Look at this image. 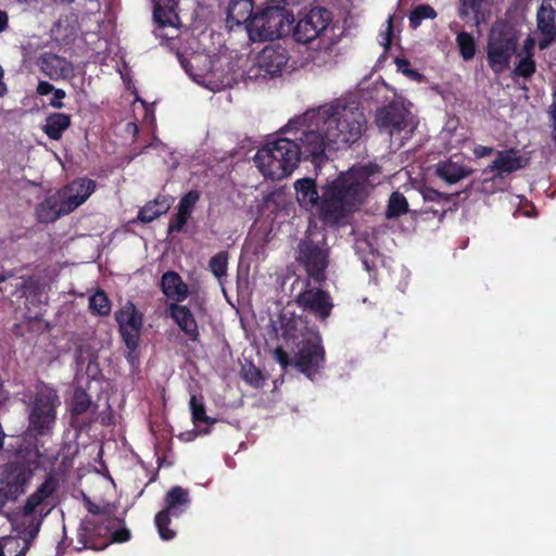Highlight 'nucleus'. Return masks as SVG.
<instances>
[{"instance_id": "f257e3e1", "label": "nucleus", "mask_w": 556, "mask_h": 556, "mask_svg": "<svg viewBox=\"0 0 556 556\" xmlns=\"http://www.w3.org/2000/svg\"><path fill=\"white\" fill-rule=\"evenodd\" d=\"M366 126L364 113L344 99L309 109L291 118L281 132L288 137L266 142L254 156L265 178L281 180L298 167L301 157L316 161L326 151L356 142Z\"/></svg>"}, {"instance_id": "f03ea898", "label": "nucleus", "mask_w": 556, "mask_h": 556, "mask_svg": "<svg viewBox=\"0 0 556 556\" xmlns=\"http://www.w3.org/2000/svg\"><path fill=\"white\" fill-rule=\"evenodd\" d=\"M179 60L189 77L199 86L218 92L231 87L238 78L261 83L280 76L289 63L288 50L280 45L266 46L255 55L236 59L227 54L211 55L191 50L179 54Z\"/></svg>"}, {"instance_id": "7ed1b4c3", "label": "nucleus", "mask_w": 556, "mask_h": 556, "mask_svg": "<svg viewBox=\"0 0 556 556\" xmlns=\"http://www.w3.org/2000/svg\"><path fill=\"white\" fill-rule=\"evenodd\" d=\"M369 176L367 167L352 168L326 184L321 198L313 179H298L294 182L296 201L301 207L316 212L327 223L339 222L366 194Z\"/></svg>"}, {"instance_id": "20e7f679", "label": "nucleus", "mask_w": 556, "mask_h": 556, "mask_svg": "<svg viewBox=\"0 0 556 556\" xmlns=\"http://www.w3.org/2000/svg\"><path fill=\"white\" fill-rule=\"evenodd\" d=\"M279 323L281 336L288 342L296 343L294 365L312 379L313 372L325 359L319 333L308 329L306 323L299 316H288L285 313Z\"/></svg>"}, {"instance_id": "39448f33", "label": "nucleus", "mask_w": 556, "mask_h": 556, "mask_svg": "<svg viewBox=\"0 0 556 556\" xmlns=\"http://www.w3.org/2000/svg\"><path fill=\"white\" fill-rule=\"evenodd\" d=\"M265 8L257 10L247 24V33L252 41L277 39L291 30L294 22L292 13L285 4H295L300 0H257Z\"/></svg>"}, {"instance_id": "423d86ee", "label": "nucleus", "mask_w": 556, "mask_h": 556, "mask_svg": "<svg viewBox=\"0 0 556 556\" xmlns=\"http://www.w3.org/2000/svg\"><path fill=\"white\" fill-rule=\"evenodd\" d=\"M96 190V182L78 178L46 198L37 206V216L42 223H52L84 204Z\"/></svg>"}, {"instance_id": "0eeeda50", "label": "nucleus", "mask_w": 556, "mask_h": 556, "mask_svg": "<svg viewBox=\"0 0 556 556\" xmlns=\"http://www.w3.org/2000/svg\"><path fill=\"white\" fill-rule=\"evenodd\" d=\"M413 104L396 98L388 106L382 108L376 118L379 129L388 134L399 146L408 139L418 126V118L412 111Z\"/></svg>"}, {"instance_id": "6e6552de", "label": "nucleus", "mask_w": 556, "mask_h": 556, "mask_svg": "<svg viewBox=\"0 0 556 556\" xmlns=\"http://www.w3.org/2000/svg\"><path fill=\"white\" fill-rule=\"evenodd\" d=\"M60 405V397L53 388L46 384L37 386L28 403V431L35 435L50 434Z\"/></svg>"}, {"instance_id": "1a4fd4ad", "label": "nucleus", "mask_w": 556, "mask_h": 556, "mask_svg": "<svg viewBox=\"0 0 556 556\" xmlns=\"http://www.w3.org/2000/svg\"><path fill=\"white\" fill-rule=\"evenodd\" d=\"M518 38L504 23L492 26L486 46V59L491 70L501 74L509 66L511 58L517 50Z\"/></svg>"}, {"instance_id": "9d476101", "label": "nucleus", "mask_w": 556, "mask_h": 556, "mask_svg": "<svg viewBox=\"0 0 556 556\" xmlns=\"http://www.w3.org/2000/svg\"><path fill=\"white\" fill-rule=\"evenodd\" d=\"M55 491V483L52 479H47L26 501L22 511L16 513L12 518L18 526H27L33 533H38L42 518L49 513L51 507V496Z\"/></svg>"}, {"instance_id": "9b49d317", "label": "nucleus", "mask_w": 556, "mask_h": 556, "mask_svg": "<svg viewBox=\"0 0 556 556\" xmlns=\"http://www.w3.org/2000/svg\"><path fill=\"white\" fill-rule=\"evenodd\" d=\"M332 30V13L327 9L317 7L301 14L293 35L299 42H309L327 36Z\"/></svg>"}, {"instance_id": "f8f14e48", "label": "nucleus", "mask_w": 556, "mask_h": 556, "mask_svg": "<svg viewBox=\"0 0 556 556\" xmlns=\"http://www.w3.org/2000/svg\"><path fill=\"white\" fill-rule=\"evenodd\" d=\"M166 507L156 514L155 526L162 540H172L176 532L168 529L169 516H179L190 504L189 493L181 486L172 488L165 497Z\"/></svg>"}, {"instance_id": "ddd939ff", "label": "nucleus", "mask_w": 556, "mask_h": 556, "mask_svg": "<svg viewBox=\"0 0 556 556\" xmlns=\"http://www.w3.org/2000/svg\"><path fill=\"white\" fill-rule=\"evenodd\" d=\"M298 258L304 265L309 277L321 279L328 265V251L324 237L316 241L309 238L303 240L299 247Z\"/></svg>"}, {"instance_id": "4468645a", "label": "nucleus", "mask_w": 556, "mask_h": 556, "mask_svg": "<svg viewBox=\"0 0 556 556\" xmlns=\"http://www.w3.org/2000/svg\"><path fill=\"white\" fill-rule=\"evenodd\" d=\"M116 321L126 346L130 352H134L140 339L143 324L142 314L136 308L134 303L127 302L116 312Z\"/></svg>"}, {"instance_id": "2eb2a0df", "label": "nucleus", "mask_w": 556, "mask_h": 556, "mask_svg": "<svg viewBox=\"0 0 556 556\" xmlns=\"http://www.w3.org/2000/svg\"><path fill=\"white\" fill-rule=\"evenodd\" d=\"M34 473V468L26 463H13L9 464L2 475L0 490L9 498H16L18 495L25 492L27 484L29 483Z\"/></svg>"}, {"instance_id": "dca6fc26", "label": "nucleus", "mask_w": 556, "mask_h": 556, "mask_svg": "<svg viewBox=\"0 0 556 556\" xmlns=\"http://www.w3.org/2000/svg\"><path fill=\"white\" fill-rule=\"evenodd\" d=\"M175 0H155L154 20L159 24L155 35L162 39H174L180 25Z\"/></svg>"}, {"instance_id": "f3484780", "label": "nucleus", "mask_w": 556, "mask_h": 556, "mask_svg": "<svg viewBox=\"0 0 556 556\" xmlns=\"http://www.w3.org/2000/svg\"><path fill=\"white\" fill-rule=\"evenodd\" d=\"M299 305L320 320H326L333 308L328 292L318 288H307L298 295Z\"/></svg>"}, {"instance_id": "a211bd4d", "label": "nucleus", "mask_w": 556, "mask_h": 556, "mask_svg": "<svg viewBox=\"0 0 556 556\" xmlns=\"http://www.w3.org/2000/svg\"><path fill=\"white\" fill-rule=\"evenodd\" d=\"M12 528L16 535L0 539V556H24L38 533H33L27 526H18L12 519Z\"/></svg>"}, {"instance_id": "6ab92c4d", "label": "nucleus", "mask_w": 556, "mask_h": 556, "mask_svg": "<svg viewBox=\"0 0 556 556\" xmlns=\"http://www.w3.org/2000/svg\"><path fill=\"white\" fill-rule=\"evenodd\" d=\"M12 286L22 292L21 296L25 298L29 308L47 304L50 286L46 280L38 277H21L16 278Z\"/></svg>"}, {"instance_id": "aec40b11", "label": "nucleus", "mask_w": 556, "mask_h": 556, "mask_svg": "<svg viewBox=\"0 0 556 556\" xmlns=\"http://www.w3.org/2000/svg\"><path fill=\"white\" fill-rule=\"evenodd\" d=\"M529 154L516 149L497 151L493 162L485 168L495 172V176H503L525 168L529 163Z\"/></svg>"}, {"instance_id": "412c9836", "label": "nucleus", "mask_w": 556, "mask_h": 556, "mask_svg": "<svg viewBox=\"0 0 556 556\" xmlns=\"http://www.w3.org/2000/svg\"><path fill=\"white\" fill-rule=\"evenodd\" d=\"M536 27L541 35L539 48L546 49L556 39V11L548 2H543L536 12Z\"/></svg>"}, {"instance_id": "4be33fe9", "label": "nucleus", "mask_w": 556, "mask_h": 556, "mask_svg": "<svg viewBox=\"0 0 556 556\" xmlns=\"http://www.w3.org/2000/svg\"><path fill=\"white\" fill-rule=\"evenodd\" d=\"M37 65L40 72L52 80L66 78L73 74L72 64L66 59L53 53L41 54Z\"/></svg>"}, {"instance_id": "5701e85b", "label": "nucleus", "mask_w": 556, "mask_h": 556, "mask_svg": "<svg viewBox=\"0 0 556 556\" xmlns=\"http://www.w3.org/2000/svg\"><path fill=\"white\" fill-rule=\"evenodd\" d=\"M167 311L180 330L184 331L190 340H197L199 336L198 324L189 307L177 303H170Z\"/></svg>"}, {"instance_id": "b1692460", "label": "nucleus", "mask_w": 556, "mask_h": 556, "mask_svg": "<svg viewBox=\"0 0 556 556\" xmlns=\"http://www.w3.org/2000/svg\"><path fill=\"white\" fill-rule=\"evenodd\" d=\"M254 4L252 0H231L227 9L226 24L229 29L247 24L253 17Z\"/></svg>"}, {"instance_id": "393cba45", "label": "nucleus", "mask_w": 556, "mask_h": 556, "mask_svg": "<svg viewBox=\"0 0 556 556\" xmlns=\"http://www.w3.org/2000/svg\"><path fill=\"white\" fill-rule=\"evenodd\" d=\"M161 288L164 295L173 303H179L187 298L188 287L180 276L174 271H167L163 275Z\"/></svg>"}, {"instance_id": "a878e982", "label": "nucleus", "mask_w": 556, "mask_h": 556, "mask_svg": "<svg viewBox=\"0 0 556 556\" xmlns=\"http://www.w3.org/2000/svg\"><path fill=\"white\" fill-rule=\"evenodd\" d=\"M199 192H188L179 202L178 212L175 218L170 222L168 230L169 232L180 231L187 224L194 205L199 201Z\"/></svg>"}, {"instance_id": "bb28decb", "label": "nucleus", "mask_w": 556, "mask_h": 556, "mask_svg": "<svg viewBox=\"0 0 556 556\" xmlns=\"http://www.w3.org/2000/svg\"><path fill=\"white\" fill-rule=\"evenodd\" d=\"M88 510L91 513L90 517L84 519L80 526V530L88 540L93 536H104L109 532L106 527L100 526L99 523L106 520L104 516L100 514L99 507L92 503H88Z\"/></svg>"}, {"instance_id": "cd10ccee", "label": "nucleus", "mask_w": 556, "mask_h": 556, "mask_svg": "<svg viewBox=\"0 0 556 556\" xmlns=\"http://www.w3.org/2000/svg\"><path fill=\"white\" fill-rule=\"evenodd\" d=\"M459 15L479 26L488 18L486 0H460Z\"/></svg>"}, {"instance_id": "c85d7f7f", "label": "nucleus", "mask_w": 556, "mask_h": 556, "mask_svg": "<svg viewBox=\"0 0 556 556\" xmlns=\"http://www.w3.org/2000/svg\"><path fill=\"white\" fill-rule=\"evenodd\" d=\"M172 197H159L154 201L147 203L138 214L142 223H150L156 217L165 214L173 204Z\"/></svg>"}, {"instance_id": "c756f323", "label": "nucleus", "mask_w": 556, "mask_h": 556, "mask_svg": "<svg viewBox=\"0 0 556 556\" xmlns=\"http://www.w3.org/2000/svg\"><path fill=\"white\" fill-rule=\"evenodd\" d=\"M71 117L65 113H52L46 118L43 126L45 134L52 140H59L63 132L70 127Z\"/></svg>"}, {"instance_id": "7c9ffc66", "label": "nucleus", "mask_w": 556, "mask_h": 556, "mask_svg": "<svg viewBox=\"0 0 556 556\" xmlns=\"http://www.w3.org/2000/svg\"><path fill=\"white\" fill-rule=\"evenodd\" d=\"M437 174L447 184H455L465 178L468 175V170L457 162L447 161L438 165Z\"/></svg>"}, {"instance_id": "2f4dec72", "label": "nucleus", "mask_w": 556, "mask_h": 556, "mask_svg": "<svg viewBox=\"0 0 556 556\" xmlns=\"http://www.w3.org/2000/svg\"><path fill=\"white\" fill-rule=\"evenodd\" d=\"M229 255L227 252L222 251L211 257L208 268L214 277L223 285L224 279L227 277Z\"/></svg>"}, {"instance_id": "473e14b6", "label": "nucleus", "mask_w": 556, "mask_h": 556, "mask_svg": "<svg viewBox=\"0 0 556 556\" xmlns=\"http://www.w3.org/2000/svg\"><path fill=\"white\" fill-rule=\"evenodd\" d=\"M456 43L464 60L469 61L475 56L476 41L470 34L466 31L459 33L456 37Z\"/></svg>"}, {"instance_id": "72a5a7b5", "label": "nucleus", "mask_w": 556, "mask_h": 556, "mask_svg": "<svg viewBox=\"0 0 556 556\" xmlns=\"http://www.w3.org/2000/svg\"><path fill=\"white\" fill-rule=\"evenodd\" d=\"M89 308L92 313L105 316L111 311V304L106 294L102 291H98L89 298Z\"/></svg>"}, {"instance_id": "f704fd0d", "label": "nucleus", "mask_w": 556, "mask_h": 556, "mask_svg": "<svg viewBox=\"0 0 556 556\" xmlns=\"http://www.w3.org/2000/svg\"><path fill=\"white\" fill-rule=\"evenodd\" d=\"M437 16V12L433 8L428 4H421L416 7L410 15H409V25L412 28H417L420 26L424 20L430 18L433 20Z\"/></svg>"}, {"instance_id": "c9c22d12", "label": "nucleus", "mask_w": 556, "mask_h": 556, "mask_svg": "<svg viewBox=\"0 0 556 556\" xmlns=\"http://www.w3.org/2000/svg\"><path fill=\"white\" fill-rule=\"evenodd\" d=\"M407 201L404 195L399 192H393L389 200L387 216L389 218L397 217L407 211Z\"/></svg>"}, {"instance_id": "e433bc0d", "label": "nucleus", "mask_w": 556, "mask_h": 556, "mask_svg": "<svg viewBox=\"0 0 556 556\" xmlns=\"http://www.w3.org/2000/svg\"><path fill=\"white\" fill-rule=\"evenodd\" d=\"M190 409H191L192 420L195 426H198L201 422H203V424H213L214 422L213 419H211L208 416H206L205 407H204L203 403L198 401V399L194 395H192L190 399Z\"/></svg>"}, {"instance_id": "4c0bfd02", "label": "nucleus", "mask_w": 556, "mask_h": 556, "mask_svg": "<svg viewBox=\"0 0 556 556\" xmlns=\"http://www.w3.org/2000/svg\"><path fill=\"white\" fill-rule=\"evenodd\" d=\"M519 61L515 68V74L522 77H529L535 72V62L533 56L518 55Z\"/></svg>"}, {"instance_id": "58836bf2", "label": "nucleus", "mask_w": 556, "mask_h": 556, "mask_svg": "<svg viewBox=\"0 0 556 556\" xmlns=\"http://www.w3.org/2000/svg\"><path fill=\"white\" fill-rule=\"evenodd\" d=\"M90 406L88 394L81 390H77L73 396L72 410L76 415L84 414Z\"/></svg>"}, {"instance_id": "ea45409f", "label": "nucleus", "mask_w": 556, "mask_h": 556, "mask_svg": "<svg viewBox=\"0 0 556 556\" xmlns=\"http://www.w3.org/2000/svg\"><path fill=\"white\" fill-rule=\"evenodd\" d=\"M243 379L254 387H260L263 380L261 371L252 364L242 368Z\"/></svg>"}, {"instance_id": "a19ab883", "label": "nucleus", "mask_w": 556, "mask_h": 556, "mask_svg": "<svg viewBox=\"0 0 556 556\" xmlns=\"http://www.w3.org/2000/svg\"><path fill=\"white\" fill-rule=\"evenodd\" d=\"M395 64H396L397 71L401 72L402 74H404L405 76H407L414 80L421 79V75L418 72L410 68V64L407 60L396 59Z\"/></svg>"}, {"instance_id": "79ce46f5", "label": "nucleus", "mask_w": 556, "mask_h": 556, "mask_svg": "<svg viewBox=\"0 0 556 556\" xmlns=\"http://www.w3.org/2000/svg\"><path fill=\"white\" fill-rule=\"evenodd\" d=\"M547 115L552 128V139L556 143V87L554 88L552 93V103L547 109Z\"/></svg>"}, {"instance_id": "37998d69", "label": "nucleus", "mask_w": 556, "mask_h": 556, "mask_svg": "<svg viewBox=\"0 0 556 556\" xmlns=\"http://www.w3.org/2000/svg\"><path fill=\"white\" fill-rule=\"evenodd\" d=\"M105 527L108 529H110L108 526H105ZM109 533H110V542L123 543V542L128 541L130 538L129 531L125 528L113 531V532H111V530H109V532L106 534H109Z\"/></svg>"}, {"instance_id": "c03bdc74", "label": "nucleus", "mask_w": 556, "mask_h": 556, "mask_svg": "<svg viewBox=\"0 0 556 556\" xmlns=\"http://www.w3.org/2000/svg\"><path fill=\"white\" fill-rule=\"evenodd\" d=\"M65 97L66 93L63 89H54L49 104L54 109H62L64 106L63 100Z\"/></svg>"}, {"instance_id": "a18cd8bd", "label": "nucleus", "mask_w": 556, "mask_h": 556, "mask_svg": "<svg viewBox=\"0 0 556 556\" xmlns=\"http://www.w3.org/2000/svg\"><path fill=\"white\" fill-rule=\"evenodd\" d=\"M534 48H535V40L533 37L529 36L525 39L523 45H522V50L519 54L533 56Z\"/></svg>"}, {"instance_id": "49530a36", "label": "nucleus", "mask_w": 556, "mask_h": 556, "mask_svg": "<svg viewBox=\"0 0 556 556\" xmlns=\"http://www.w3.org/2000/svg\"><path fill=\"white\" fill-rule=\"evenodd\" d=\"M275 359L281 365L283 369L290 364L289 356L282 348H277L274 351Z\"/></svg>"}, {"instance_id": "de8ad7c7", "label": "nucleus", "mask_w": 556, "mask_h": 556, "mask_svg": "<svg viewBox=\"0 0 556 556\" xmlns=\"http://www.w3.org/2000/svg\"><path fill=\"white\" fill-rule=\"evenodd\" d=\"M387 23H388L387 29L381 35V45H383L386 48H388L391 43L392 17H389Z\"/></svg>"}, {"instance_id": "09e8293b", "label": "nucleus", "mask_w": 556, "mask_h": 556, "mask_svg": "<svg viewBox=\"0 0 556 556\" xmlns=\"http://www.w3.org/2000/svg\"><path fill=\"white\" fill-rule=\"evenodd\" d=\"M55 88L48 81H39L37 86V93L40 96H46L51 93Z\"/></svg>"}, {"instance_id": "8fccbe9b", "label": "nucleus", "mask_w": 556, "mask_h": 556, "mask_svg": "<svg viewBox=\"0 0 556 556\" xmlns=\"http://www.w3.org/2000/svg\"><path fill=\"white\" fill-rule=\"evenodd\" d=\"M493 152V149L484 146H477L473 150V153L478 157H484L490 155Z\"/></svg>"}, {"instance_id": "3c124183", "label": "nucleus", "mask_w": 556, "mask_h": 556, "mask_svg": "<svg viewBox=\"0 0 556 556\" xmlns=\"http://www.w3.org/2000/svg\"><path fill=\"white\" fill-rule=\"evenodd\" d=\"M9 25V16L7 12L0 10V33L4 31Z\"/></svg>"}, {"instance_id": "603ef678", "label": "nucleus", "mask_w": 556, "mask_h": 556, "mask_svg": "<svg viewBox=\"0 0 556 556\" xmlns=\"http://www.w3.org/2000/svg\"><path fill=\"white\" fill-rule=\"evenodd\" d=\"M7 501L8 500H7L5 494L3 493L2 490H0V508L5 504Z\"/></svg>"}, {"instance_id": "864d4df0", "label": "nucleus", "mask_w": 556, "mask_h": 556, "mask_svg": "<svg viewBox=\"0 0 556 556\" xmlns=\"http://www.w3.org/2000/svg\"><path fill=\"white\" fill-rule=\"evenodd\" d=\"M127 127H128V130H129V131H132L134 134H137V132H138V127H137V125H136V124H134V123H129V124L127 125Z\"/></svg>"}, {"instance_id": "5fc2aeb1", "label": "nucleus", "mask_w": 556, "mask_h": 556, "mask_svg": "<svg viewBox=\"0 0 556 556\" xmlns=\"http://www.w3.org/2000/svg\"><path fill=\"white\" fill-rule=\"evenodd\" d=\"M363 243H364V242H363L362 240H358V241L356 242V247H355V248H356V251H357V252H361V251H362V249H363V248H362Z\"/></svg>"}, {"instance_id": "6e6d98bb", "label": "nucleus", "mask_w": 556, "mask_h": 556, "mask_svg": "<svg viewBox=\"0 0 556 556\" xmlns=\"http://www.w3.org/2000/svg\"><path fill=\"white\" fill-rule=\"evenodd\" d=\"M522 214H523L525 216H531L530 211H528V210H523V211H522Z\"/></svg>"}, {"instance_id": "4d7b16f0", "label": "nucleus", "mask_w": 556, "mask_h": 556, "mask_svg": "<svg viewBox=\"0 0 556 556\" xmlns=\"http://www.w3.org/2000/svg\"><path fill=\"white\" fill-rule=\"evenodd\" d=\"M207 38H208V36H206V35H204V34H203V35H202L201 40H202V41H204V40H206Z\"/></svg>"}, {"instance_id": "13d9d810", "label": "nucleus", "mask_w": 556, "mask_h": 556, "mask_svg": "<svg viewBox=\"0 0 556 556\" xmlns=\"http://www.w3.org/2000/svg\"><path fill=\"white\" fill-rule=\"evenodd\" d=\"M5 400H7V396L1 397V399H0V404H3Z\"/></svg>"}, {"instance_id": "bf43d9fd", "label": "nucleus", "mask_w": 556, "mask_h": 556, "mask_svg": "<svg viewBox=\"0 0 556 556\" xmlns=\"http://www.w3.org/2000/svg\"><path fill=\"white\" fill-rule=\"evenodd\" d=\"M368 248H369L370 252H374V248H372V245L370 243H368Z\"/></svg>"}, {"instance_id": "052dcab7", "label": "nucleus", "mask_w": 556, "mask_h": 556, "mask_svg": "<svg viewBox=\"0 0 556 556\" xmlns=\"http://www.w3.org/2000/svg\"><path fill=\"white\" fill-rule=\"evenodd\" d=\"M4 280V277H0V282Z\"/></svg>"}]
</instances>
